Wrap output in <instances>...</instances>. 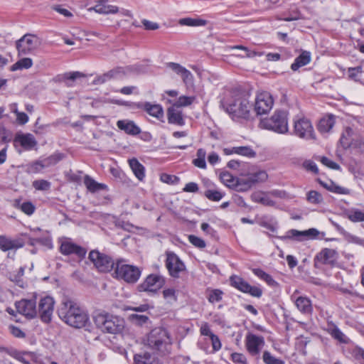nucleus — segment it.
Here are the masks:
<instances>
[{
	"label": "nucleus",
	"instance_id": "1a4fd4ad",
	"mask_svg": "<svg viewBox=\"0 0 364 364\" xmlns=\"http://www.w3.org/2000/svg\"><path fill=\"white\" fill-rule=\"evenodd\" d=\"M319 232L316 228H310L303 231L296 229H291L288 230L284 235L280 236L279 238L283 241L287 240H292L301 242L308 239L316 238Z\"/></svg>",
	"mask_w": 364,
	"mask_h": 364
},
{
	"label": "nucleus",
	"instance_id": "7ed1b4c3",
	"mask_svg": "<svg viewBox=\"0 0 364 364\" xmlns=\"http://www.w3.org/2000/svg\"><path fill=\"white\" fill-rule=\"evenodd\" d=\"M146 342L148 347L161 356L168 355L171 352V338L165 328L152 329L147 336Z\"/></svg>",
	"mask_w": 364,
	"mask_h": 364
},
{
	"label": "nucleus",
	"instance_id": "680f3d73",
	"mask_svg": "<svg viewBox=\"0 0 364 364\" xmlns=\"http://www.w3.org/2000/svg\"><path fill=\"white\" fill-rule=\"evenodd\" d=\"M188 241L193 246L200 249L204 248L206 246L205 242L203 239L193 235H190L188 236Z\"/></svg>",
	"mask_w": 364,
	"mask_h": 364
},
{
	"label": "nucleus",
	"instance_id": "a211bd4d",
	"mask_svg": "<svg viewBox=\"0 0 364 364\" xmlns=\"http://www.w3.org/2000/svg\"><path fill=\"white\" fill-rule=\"evenodd\" d=\"M60 252L63 255H74L79 259L85 258L87 250L82 246H80L70 240H66L61 242L60 246Z\"/></svg>",
	"mask_w": 364,
	"mask_h": 364
},
{
	"label": "nucleus",
	"instance_id": "0e129e2a",
	"mask_svg": "<svg viewBox=\"0 0 364 364\" xmlns=\"http://www.w3.org/2000/svg\"><path fill=\"white\" fill-rule=\"evenodd\" d=\"M129 319L138 325H142L149 320V317L145 315L131 314Z\"/></svg>",
	"mask_w": 364,
	"mask_h": 364
},
{
	"label": "nucleus",
	"instance_id": "9d476101",
	"mask_svg": "<svg viewBox=\"0 0 364 364\" xmlns=\"http://www.w3.org/2000/svg\"><path fill=\"white\" fill-rule=\"evenodd\" d=\"M294 134L304 139H314V129L311 122L306 118H300L294 120Z\"/></svg>",
	"mask_w": 364,
	"mask_h": 364
},
{
	"label": "nucleus",
	"instance_id": "c03bdc74",
	"mask_svg": "<svg viewBox=\"0 0 364 364\" xmlns=\"http://www.w3.org/2000/svg\"><path fill=\"white\" fill-rule=\"evenodd\" d=\"M353 134L352 128L347 127L341 134L340 143L344 148H348L351 144V136Z\"/></svg>",
	"mask_w": 364,
	"mask_h": 364
},
{
	"label": "nucleus",
	"instance_id": "c85d7f7f",
	"mask_svg": "<svg viewBox=\"0 0 364 364\" xmlns=\"http://www.w3.org/2000/svg\"><path fill=\"white\" fill-rule=\"evenodd\" d=\"M166 66L176 74L181 75L185 82L192 77L191 73L178 63L170 62L166 63Z\"/></svg>",
	"mask_w": 364,
	"mask_h": 364
},
{
	"label": "nucleus",
	"instance_id": "f3484780",
	"mask_svg": "<svg viewBox=\"0 0 364 364\" xmlns=\"http://www.w3.org/2000/svg\"><path fill=\"white\" fill-rule=\"evenodd\" d=\"M17 311L28 318H33L38 314L36 299H22L15 304Z\"/></svg>",
	"mask_w": 364,
	"mask_h": 364
},
{
	"label": "nucleus",
	"instance_id": "4d7b16f0",
	"mask_svg": "<svg viewBox=\"0 0 364 364\" xmlns=\"http://www.w3.org/2000/svg\"><path fill=\"white\" fill-rule=\"evenodd\" d=\"M11 140V133L4 126H0V144L6 145Z\"/></svg>",
	"mask_w": 364,
	"mask_h": 364
},
{
	"label": "nucleus",
	"instance_id": "5fc2aeb1",
	"mask_svg": "<svg viewBox=\"0 0 364 364\" xmlns=\"http://www.w3.org/2000/svg\"><path fill=\"white\" fill-rule=\"evenodd\" d=\"M204 195L208 200L212 201H219L224 196L222 192L215 190H207Z\"/></svg>",
	"mask_w": 364,
	"mask_h": 364
},
{
	"label": "nucleus",
	"instance_id": "3c124183",
	"mask_svg": "<svg viewBox=\"0 0 364 364\" xmlns=\"http://www.w3.org/2000/svg\"><path fill=\"white\" fill-rule=\"evenodd\" d=\"M162 294L164 299H166L168 303H173L177 300L176 291L173 288L165 289L162 291Z\"/></svg>",
	"mask_w": 364,
	"mask_h": 364
},
{
	"label": "nucleus",
	"instance_id": "9b49d317",
	"mask_svg": "<svg viewBox=\"0 0 364 364\" xmlns=\"http://www.w3.org/2000/svg\"><path fill=\"white\" fill-rule=\"evenodd\" d=\"M273 105L272 96L267 92H262L257 95L254 110L257 115L265 114L272 109Z\"/></svg>",
	"mask_w": 364,
	"mask_h": 364
},
{
	"label": "nucleus",
	"instance_id": "72a5a7b5",
	"mask_svg": "<svg viewBox=\"0 0 364 364\" xmlns=\"http://www.w3.org/2000/svg\"><path fill=\"white\" fill-rule=\"evenodd\" d=\"M14 206L17 209H20L27 215H31L36 210V206L31 201L21 203V199L14 200Z\"/></svg>",
	"mask_w": 364,
	"mask_h": 364
},
{
	"label": "nucleus",
	"instance_id": "69168bd1",
	"mask_svg": "<svg viewBox=\"0 0 364 364\" xmlns=\"http://www.w3.org/2000/svg\"><path fill=\"white\" fill-rule=\"evenodd\" d=\"M231 360L235 364H247L245 355L240 353H233L231 354Z\"/></svg>",
	"mask_w": 364,
	"mask_h": 364
},
{
	"label": "nucleus",
	"instance_id": "13d9d810",
	"mask_svg": "<svg viewBox=\"0 0 364 364\" xmlns=\"http://www.w3.org/2000/svg\"><path fill=\"white\" fill-rule=\"evenodd\" d=\"M33 187L38 191H48L50 188V183L46 180H36L33 182Z\"/></svg>",
	"mask_w": 364,
	"mask_h": 364
},
{
	"label": "nucleus",
	"instance_id": "f704fd0d",
	"mask_svg": "<svg viewBox=\"0 0 364 364\" xmlns=\"http://www.w3.org/2000/svg\"><path fill=\"white\" fill-rule=\"evenodd\" d=\"M253 186L251 180L246 176L236 179L234 188L238 192H245L250 190Z\"/></svg>",
	"mask_w": 364,
	"mask_h": 364
},
{
	"label": "nucleus",
	"instance_id": "5701e85b",
	"mask_svg": "<svg viewBox=\"0 0 364 364\" xmlns=\"http://www.w3.org/2000/svg\"><path fill=\"white\" fill-rule=\"evenodd\" d=\"M117 126L120 129L124 131L127 134L136 136L141 133V129L138 127L134 121L128 119L118 120Z\"/></svg>",
	"mask_w": 364,
	"mask_h": 364
},
{
	"label": "nucleus",
	"instance_id": "393cba45",
	"mask_svg": "<svg viewBox=\"0 0 364 364\" xmlns=\"http://www.w3.org/2000/svg\"><path fill=\"white\" fill-rule=\"evenodd\" d=\"M294 304L298 310L304 314L311 315L313 312V306L311 300L306 296H299Z\"/></svg>",
	"mask_w": 364,
	"mask_h": 364
},
{
	"label": "nucleus",
	"instance_id": "ea45409f",
	"mask_svg": "<svg viewBox=\"0 0 364 364\" xmlns=\"http://www.w3.org/2000/svg\"><path fill=\"white\" fill-rule=\"evenodd\" d=\"M319 182H320V184L323 187H324L326 189H327L328 191H329L331 192L338 193V194H343V195L349 193V191L347 188L339 186L336 185V183H334L331 181H329L328 183H324L322 181H319Z\"/></svg>",
	"mask_w": 364,
	"mask_h": 364
},
{
	"label": "nucleus",
	"instance_id": "c9c22d12",
	"mask_svg": "<svg viewBox=\"0 0 364 364\" xmlns=\"http://www.w3.org/2000/svg\"><path fill=\"white\" fill-rule=\"evenodd\" d=\"M328 332L333 338L337 340L341 343L348 344L350 342V339L336 325H333L331 328H329Z\"/></svg>",
	"mask_w": 364,
	"mask_h": 364
},
{
	"label": "nucleus",
	"instance_id": "c756f323",
	"mask_svg": "<svg viewBox=\"0 0 364 364\" xmlns=\"http://www.w3.org/2000/svg\"><path fill=\"white\" fill-rule=\"evenodd\" d=\"M311 60V55L308 51L302 52L294 60V62L291 65V69L293 71L298 70L300 68L309 63Z\"/></svg>",
	"mask_w": 364,
	"mask_h": 364
},
{
	"label": "nucleus",
	"instance_id": "49530a36",
	"mask_svg": "<svg viewBox=\"0 0 364 364\" xmlns=\"http://www.w3.org/2000/svg\"><path fill=\"white\" fill-rule=\"evenodd\" d=\"M248 178L251 180L253 185H255L258 183H262L265 181L267 178L268 175L264 171H259L254 173H251L247 175Z\"/></svg>",
	"mask_w": 364,
	"mask_h": 364
},
{
	"label": "nucleus",
	"instance_id": "20e7f679",
	"mask_svg": "<svg viewBox=\"0 0 364 364\" xmlns=\"http://www.w3.org/2000/svg\"><path fill=\"white\" fill-rule=\"evenodd\" d=\"M93 321L96 327L105 333L119 334L124 328V320L106 311L95 312Z\"/></svg>",
	"mask_w": 364,
	"mask_h": 364
},
{
	"label": "nucleus",
	"instance_id": "412c9836",
	"mask_svg": "<svg viewBox=\"0 0 364 364\" xmlns=\"http://www.w3.org/2000/svg\"><path fill=\"white\" fill-rule=\"evenodd\" d=\"M132 107L138 109H143L149 114L157 119H161L164 116V110L160 105H152L150 102L132 103Z\"/></svg>",
	"mask_w": 364,
	"mask_h": 364
},
{
	"label": "nucleus",
	"instance_id": "6e6d98bb",
	"mask_svg": "<svg viewBox=\"0 0 364 364\" xmlns=\"http://www.w3.org/2000/svg\"><path fill=\"white\" fill-rule=\"evenodd\" d=\"M229 48L230 50L237 49V50H242L245 51L244 55H239V56H240L242 58H253V57L256 56L257 54V52H255L254 50H250L248 48L241 46V45L230 46Z\"/></svg>",
	"mask_w": 364,
	"mask_h": 364
},
{
	"label": "nucleus",
	"instance_id": "b1692460",
	"mask_svg": "<svg viewBox=\"0 0 364 364\" xmlns=\"http://www.w3.org/2000/svg\"><path fill=\"white\" fill-rule=\"evenodd\" d=\"M134 361L135 364H164L160 359L149 352L134 355Z\"/></svg>",
	"mask_w": 364,
	"mask_h": 364
},
{
	"label": "nucleus",
	"instance_id": "f257e3e1",
	"mask_svg": "<svg viewBox=\"0 0 364 364\" xmlns=\"http://www.w3.org/2000/svg\"><path fill=\"white\" fill-rule=\"evenodd\" d=\"M223 109L233 120L248 119L250 117L252 105L245 95L234 93L224 97L221 102Z\"/></svg>",
	"mask_w": 364,
	"mask_h": 364
},
{
	"label": "nucleus",
	"instance_id": "bb28decb",
	"mask_svg": "<svg viewBox=\"0 0 364 364\" xmlns=\"http://www.w3.org/2000/svg\"><path fill=\"white\" fill-rule=\"evenodd\" d=\"M176 107H170L167 110L168 121L170 124L183 126L185 124L182 112L176 109Z\"/></svg>",
	"mask_w": 364,
	"mask_h": 364
},
{
	"label": "nucleus",
	"instance_id": "7c9ffc66",
	"mask_svg": "<svg viewBox=\"0 0 364 364\" xmlns=\"http://www.w3.org/2000/svg\"><path fill=\"white\" fill-rule=\"evenodd\" d=\"M95 11L99 14H109L118 12V7L113 5L107 4V1L102 0L94 7Z\"/></svg>",
	"mask_w": 364,
	"mask_h": 364
},
{
	"label": "nucleus",
	"instance_id": "603ef678",
	"mask_svg": "<svg viewBox=\"0 0 364 364\" xmlns=\"http://www.w3.org/2000/svg\"><path fill=\"white\" fill-rule=\"evenodd\" d=\"M262 359L265 364H284L282 360L275 358L267 350L263 353Z\"/></svg>",
	"mask_w": 364,
	"mask_h": 364
},
{
	"label": "nucleus",
	"instance_id": "58836bf2",
	"mask_svg": "<svg viewBox=\"0 0 364 364\" xmlns=\"http://www.w3.org/2000/svg\"><path fill=\"white\" fill-rule=\"evenodd\" d=\"M335 254L334 250L328 248L322 250L316 257L322 264H330L333 262V257Z\"/></svg>",
	"mask_w": 364,
	"mask_h": 364
},
{
	"label": "nucleus",
	"instance_id": "2f4dec72",
	"mask_svg": "<svg viewBox=\"0 0 364 364\" xmlns=\"http://www.w3.org/2000/svg\"><path fill=\"white\" fill-rule=\"evenodd\" d=\"M7 353L10 356L20 361L23 364H31L29 358H31L33 355L30 352H21L15 349H11L8 350Z\"/></svg>",
	"mask_w": 364,
	"mask_h": 364
},
{
	"label": "nucleus",
	"instance_id": "4be33fe9",
	"mask_svg": "<svg viewBox=\"0 0 364 364\" xmlns=\"http://www.w3.org/2000/svg\"><path fill=\"white\" fill-rule=\"evenodd\" d=\"M14 143H18L24 149L31 150L37 145V141L31 134L17 133L14 139Z\"/></svg>",
	"mask_w": 364,
	"mask_h": 364
},
{
	"label": "nucleus",
	"instance_id": "338daca9",
	"mask_svg": "<svg viewBox=\"0 0 364 364\" xmlns=\"http://www.w3.org/2000/svg\"><path fill=\"white\" fill-rule=\"evenodd\" d=\"M43 168H46V167L43 160L36 161L30 165V170L32 173H38Z\"/></svg>",
	"mask_w": 364,
	"mask_h": 364
},
{
	"label": "nucleus",
	"instance_id": "473e14b6",
	"mask_svg": "<svg viewBox=\"0 0 364 364\" xmlns=\"http://www.w3.org/2000/svg\"><path fill=\"white\" fill-rule=\"evenodd\" d=\"M269 196L265 193H255L252 195V199L255 203H261L265 206L273 207L276 205V203L270 198Z\"/></svg>",
	"mask_w": 364,
	"mask_h": 364
},
{
	"label": "nucleus",
	"instance_id": "bf43d9fd",
	"mask_svg": "<svg viewBox=\"0 0 364 364\" xmlns=\"http://www.w3.org/2000/svg\"><path fill=\"white\" fill-rule=\"evenodd\" d=\"M221 181L228 186L231 187L235 186L236 180L234 177L228 171H225L220 173Z\"/></svg>",
	"mask_w": 364,
	"mask_h": 364
},
{
	"label": "nucleus",
	"instance_id": "a878e982",
	"mask_svg": "<svg viewBox=\"0 0 364 364\" xmlns=\"http://www.w3.org/2000/svg\"><path fill=\"white\" fill-rule=\"evenodd\" d=\"M335 117L333 114H328L321 118L317 125V129L321 134H326L331 132L335 124Z\"/></svg>",
	"mask_w": 364,
	"mask_h": 364
},
{
	"label": "nucleus",
	"instance_id": "6e6552de",
	"mask_svg": "<svg viewBox=\"0 0 364 364\" xmlns=\"http://www.w3.org/2000/svg\"><path fill=\"white\" fill-rule=\"evenodd\" d=\"M231 286L239 291L249 294L253 297L260 298L262 295V289L257 286H252L242 277L237 275H232L230 277Z\"/></svg>",
	"mask_w": 364,
	"mask_h": 364
},
{
	"label": "nucleus",
	"instance_id": "f03ea898",
	"mask_svg": "<svg viewBox=\"0 0 364 364\" xmlns=\"http://www.w3.org/2000/svg\"><path fill=\"white\" fill-rule=\"evenodd\" d=\"M58 314L62 321L76 328L85 327L89 322L87 312L71 300H65L61 303Z\"/></svg>",
	"mask_w": 364,
	"mask_h": 364
},
{
	"label": "nucleus",
	"instance_id": "39448f33",
	"mask_svg": "<svg viewBox=\"0 0 364 364\" xmlns=\"http://www.w3.org/2000/svg\"><path fill=\"white\" fill-rule=\"evenodd\" d=\"M260 125L264 129L279 134H286L289 130L287 112L284 110H276L271 117L262 119Z\"/></svg>",
	"mask_w": 364,
	"mask_h": 364
},
{
	"label": "nucleus",
	"instance_id": "79ce46f5",
	"mask_svg": "<svg viewBox=\"0 0 364 364\" xmlns=\"http://www.w3.org/2000/svg\"><path fill=\"white\" fill-rule=\"evenodd\" d=\"M33 65V60L29 58H23L18 60L10 68L11 71H16L22 69H28Z\"/></svg>",
	"mask_w": 364,
	"mask_h": 364
},
{
	"label": "nucleus",
	"instance_id": "4c0bfd02",
	"mask_svg": "<svg viewBox=\"0 0 364 364\" xmlns=\"http://www.w3.org/2000/svg\"><path fill=\"white\" fill-rule=\"evenodd\" d=\"M24 272L25 267H21L16 272L9 273V279L18 287L23 288L25 284L23 279Z\"/></svg>",
	"mask_w": 364,
	"mask_h": 364
},
{
	"label": "nucleus",
	"instance_id": "864d4df0",
	"mask_svg": "<svg viewBox=\"0 0 364 364\" xmlns=\"http://www.w3.org/2000/svg\"><path fill=\"white\" fill-rule=\"evenodd\" d=\"M195 100V97L181 96L173 104L174 107H181L191 105Z\"/></svg>",
	"mask_w": 364,
	"mask_h": 364
},
{
	"label": "nucleus",
	"instance_id": "e2e57ef3",
	"mask_svg": "<svg viewBox=\"0 0 364 364\" xmlns=\"http://www.w3.org/2000/svg\"><path fill=\"white\" fill-rule=\"evenodd\" d=\"M238 155L253 158L256 152L250 146H238Z\"/></svg>",
	"mask_w": 364,
	"mask_h": 364
},
{
	"label": "nucleus",
	"instance_id": "de8ad7c7",
	"mask_svg": "<svg viewBox=\"0 0 364 364\" xmlns=\"http://www.w3.org/2000/svg\"><path fill=\"white\" fill-rule=\"evenodd\" d=\"M179 23L182 26H205L206 21L198 18H183L179 20Z\"/></svg>",
	"mask_w": 364,
	"mask_h": 364
},
{
	"label": "nucleus",
	"instance_id": "2eb2a0df",
	"mask_svg": "<svg viewBox=\"0 0 364 364\" xmlns=\"http://www.w3.org/2000/svg\"><path fill=\"white\" fill-rule=\"evenodd\" d=\"M54 304L53 299L49 296L40 299L37 311L43 322L48 323L51 321Z\"/></svg>",
	"mask_w": 364,
	"mask_h": 364
},
{
	"label": "nucleus",
	"instance_id": "0eeeda50",
	"mask_svg": "<svg viewBox=\"0 0 364 364\" xmlns=\"http://www.w3.org/2000/svg\"><path fill=\"white\" fill-rule=\"evenodd\" d=\"M88 258L100 272H110L114 268V262L112 258L98 250H91L89 253Z\"/></svg>",
	"mask_w": 364,
	"mask_h": 364
},
{
	"label": "nucleus",
	"instance_id": "4468645a",
	"mask_svg": "<svg viewBox=\"0 0 364 364\" xmlns=\"http://www.w3.org/2000/svg\"><path fill=\"white\" fill-rule=\"evenodd\" d=\"M166 267L170 275L175 278H178L180 273L186 270L184 263L173 252H168L166 254Z\"/></svg>",
	"mask_w": 364,
	"mask_h": 364
},
{
	"label": "nucleus",
	"instance_id": "423d86ee",
	"mask_svg": "<svg viewBox=\"0 0 364 364\" xmlns=\"http://www.w3.org/2000/svg\"><path fill=\"white\" fill-rule=\"evenodd\" d=\"M114 272L117 278L124 280L129 284L136 283L141 277V270L136 266L116 263Z\"/></svg>",
	"mask_w": 364,
	"mask_h": 364
},
{
	"label": "nucleus",
	"instance_id": "ddd939ff",
	"mask_svg": "<svg viewBox=\"0 0 364 364\" xmlns=\"http://www.w3.org/2000/svg\"><path fill=\"white\" fill-rule=\"evenodd\" d=\"M245 343L250 355L252 356H257L264 347L265 342L263 336L248 333L246 335Z\"/></svg>",
	"mask_w": 364,
	"mask_h": 364
},
{
	"label": "nucleus",
	"instance_id": "cd10ccee",
	"mask_svg": "<svg viewBox=\"0 0 364 364\" xmlns=\"http://www.w3.org/2000/svg\"><path fill=\"white\" fill-rule=\"evenodd\" d=\"M129 164L136 178L139 181H142L145 178L144 166L136 158L129 159Z\"/></svg>",
	"mask_w": 364,
	"mask_h": 364
},
{
	"label": "nucleus",
	"instance_id": "6ab92c4d",
	"mask_svg": "<svg viewBox=\"0 0 364 364\" xmlns=\"http://www.w3.org/2000/svg\"><path fill=\"white\" fill-rule=\"evenodd\" d=\"M127 68L116 67L102 75H97L93 80L95 85H102L111 80L118 79L124 77L127 72Z\"/></svg>",
	"mask_w": 364,
	"mask_h": 364
},
{
	"label": "nucleus",
	"instance_id": "a18cd8bd",
	"mask_svg": "<svg viewBox=\"0 0 364 364\" xmlns=\"http://www.w3.org/2000/svg\"><path fill=\"white\" fill-rule=\"evenodd\" d=\"M348 220L353 223L364 222V212L359 209H351L346 213Z\"/></svg>",
	"mask_w": 364,
	"mask_h": 364
},
{
	"label": "nucleus",
	"instance_id": "8fccbe9b",
	"mask_svg": "<svg viewBox=\"0 0 364 364\" xmlns=\"http://www.w3.org/2000/svg\"><path fill=\"white\" fill-rule=\"evenodd\" d=\"M306 200L312 204H319L323 201V197L321 193L316 191H310L306 194Z\"/></svg>",
	"mask_w": 364,
	"mask_h": 364
},
{
	"label": "nucleus",
	"instance_id": "a19ab883",
	"mask_svg": "<svg viewBox=\"0 0 364 364\" xmlns=\"http://www.w3.org/2000/svg\"><path fill=\"white\" fill-rule=\"evenodd\" d=\"M252 272L259 278L266 282L268 285L272 287H275L277 285V282L272 278V277L270 274L266 273L262 269L256 268L253 269Z\"/></svg>",
	"mask_w": 364,
	"mask_h": 364
},
{
	"label": "nucleus",
	"instance_id": "f8f14e48",
	"mask_svg": "<svg viewBox=\"0 0 364 364\" xmlns=\"http://www.w3.org/2000/svg\"><path fill=\"white\" fill-rule=\"evenodd\" d=\"M164 279L158 274H149L146 277L145 280L138 285L137 289L139 291H147L156 293L164 284Z\"/></svg>",
	"mask_w": 364,
	"mask_h": 364
},
{
	"label": "nucleus",
	"instance_id": "052dcab7",
	"mask_svg": "<svg viewBox=\"0 0 364 364\" xmlns=\"http://www.w3.org/2000/svg\"><path fill=\"white\" fill-rule=\"evenodd\" d=\"M223 292L220 289H213L210 291L208 299L210 303L218 302L222 300V295Z\"/></svg>",
	"mask_w": 364,
	"mask_h": 364
},
{
	"label": "nucleus",
	"instance_id": "aec40b11",
	"mask_svg": "<svg viewBox=\"0 0 364 364\" xmlns=\"http://www.w3.org/2000/svg\"><path fill=\"white\" fill-rule=\"evenodd\" d=\"M25 242L21 238L12 239L5 235H0V250L3 252L22 248Z\"/></svg>",
	"mask_w": 364,
	"mask_h": 364
},
{
	"label": "nucleus",
	"instance_id": "09e8293b",
	"mask_svg": "<svg viewBox=\"0 0 364 364\" xmlns=\"http://www.w3.org/2000/svg\"><path fill=\"white\" fill-rule=\"evenodd\" d=\"M363 73V68L361 66H357L354 68H349L348 69V78L355 82H359L363 84L358 77L359 75Z\"/></svg>",
	"mask_w": 364,
	"mask_h": 364
},
{
	"label": "nucleus",
	"instance_id": "e433bc0d",
	"mask_svg": "<svg viewBox=\"0 0 364 364\" xmlns=\"http://www.w3.org/2000/svg\"><path fill=\"white\" fill-rule=\"evenodd\" d=\"M84 183L87 188L90 192H95L99 190H104L107 188V186L104 183H100L95 181L89 176H85L84 178Z\"/></svg>",
	"mask_w": 364,
	"mask_h": 364
},
{
	"label": "nucleus",
	"instance_id": "37998d69",
	"mask_svg": "<svg viewBox=\"0 0 364 364\" xmlns=\"http://www.w3.org/2000/svg\"><path fill=\"white\" fill-rule=\"evenodd\" d=\"M65 155L62 153H54L53 154L42 159L46 168L54 166L63 159Z\"/></svg>",
	"mask_w": 364,
	"mask_h": 364
},
{
	"label": "nucleus",
	"instance_id": "dca6fc26",
	"mask_svg": "<svg viewBox=\"0 0 364 364\" xmlns=\"http://www.w3.org/2000/svg\"><path fill=\"white\" fill-rule=\"evenodd\" d=\"M38 46V40L35 36L26 34L16 41V49L19 55H27Z\"/></svg>",
	"mask_w": 364,
	"mask_h": 364
},
{
	"label": "nucleus",
	"instance_id": "774afa93",
	"mask_svg": "<svg viewBox=\"0 0 364 364\" xmlns=\"http://www.w3.org/2000/svg\"><path fill=\"white\" fill-rule=\"evenodd\" d=\"M321 162L323 165L326 166L327 167H328L331 169H334V170L340 169V166L337 163L329 159L328 157H326V156L321 157Z\"/></svg>",
	"mask_w": 364,
	"mask_h": 364
}]
</instances>
